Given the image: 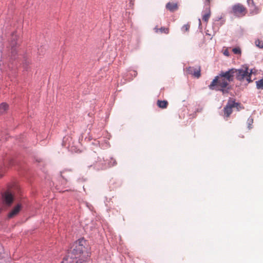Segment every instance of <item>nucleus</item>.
Wrapping results in <instances>:
<instances>
[{
    "mask_svg": "<svg viewBox=\"0 0 263 263\" xmlns=\"http://www.w3.org/2000/svg\"><path fill=\"white\" fill-rule=\"evenodd\" d=\"M12 38H13V41H12V42L11 43V46L12 48H13L17 44L16 40L17 39V36L16 34H13Z\"/></svg>",
    "mask_w": 263,
    "mask_h": 263,
    "instance_id": "obj_15",
    "label": "nucleus"
},
{
    "mask_svg": "<svg viewBox=\"0 0 263 263\" xmlns=\"http://www.w3.org/2000/svg\"><path fill=\"white\" fill-rule=\"evenodd\" d=\"M21 207V205L19 204L15 206L13 209L12 210V211L9 213L8 215V218H11L16 216L20 211Z\"/></svg>",
    "mask_w": 263,
    "mask_h": 263,
    "instance_id": "obj_9",
    "label": "nucleus"
},
{
    "mask_svg": "<svg viewBox=\"0 0 263 263\" xmlns=\"http://www.w3.org/2000/svg\"><path fill=\"white\" fill-rule=\"evenodd\" d=\"M3 202L8 205H10L13 201V196L9 191H7L3 195Z\"/></svg>",
    "mask_w": 263,
    "mask_h": 263,
    "instance_id": "obj_7",
    "label": "nucleus"
},
{
    "mask_svg": "<svg viewBox=\"0 0 263 263\" xmlns=\"http://www.w3.org/2000/svg\"><path fill=\"white\" fill-rule=\"evenodd\" d=\"M223 53H224V55H226L227 56H229V52H228V50L224 51Z\"/></svg>",
    "mask_w": 263,
    "mask_h": 263,
    "instance_id": "obj_21",
    "label": "nucleus"
},
{
    "mask_svg": "<svg viewBox=\"0 0 263 263\" xmlns=\"http://www.w3.org/2000/svg\"><path fill=\"white\" fill-rule=\"evenodd\" d=\"M188 73L194 76L195 77L199 78L200 77V67L195 68L194 67H189L186 69Z\"/></svg>",
    "mask_w": 263,
    "mask_h": 263,
    "instance_id": "obj_8",
    "label": "nucleus"
},
{
    "mask_svg": "<svg viewBox=\"0 0 263 263\" xmlns=\"http://www.w3.org/2000/svg\"><path fill=\"white\" fill-rule=\"evenodd\" d=\"M85 243L86 242L83 239L76 241L61 263H82L84 261V259L80 258L86 250Z\"/></svg>",
    "mask_w": 263,
    "mask_h": 263,
    "instance_id": "obj_1",
    "label": "nucleus"
},
{
    "mask_svg": "<svg viewBox=\"0 0 263 263\" xmlns=\"http://www.w3.org/2000/svg\"><path fill=\"white\" fill-rule=\"evenodd\" d=\"M257 89H263V79L256 82Z\"/></svg>",
    "mask_w": 263,
    "mask_h": 263,
    "instance_id": "obj_14",
    "label": "nucleus"
},
{
    "mask_svg": "<svg viewBox=\"0 0 263 263\" xmlns=\"http://www.w3.org/2000/svg\"><path fill=\"white\" fill-rule=\"evenodd\" d=\"M230 70L231 74L233 76V80H234V77H235L237 80L241 82H243L245 80H246L248 83L252 82L251 77L252 70H251L250 72H249L248 68L245 70L236 69L235 68H232Z\"/></svg>",
    "mask_w": 263,
    "mask_h": 263,
    "instance_id": "obj_3",
    "label": "nucleus"
},
{
    "mask_svg": "<svg viewBox=\"0 0 263 263\" xmlns=\"http://www.w3.org/2000/svg\"><path fill=\"white\" fill-rule=\"evenodd\" d=\"M233 81V76L229 69L225 72H221L218 76L215 77L209 87L211 90H219L226 93L229 89V83Z\"/></svg>",
    "mask_w": 263,
    "mask_h": 263,
    "instance_id": "obj_2",
    "label": "nucleus"
},
{
    "mask_svg": "<svg viewBox=\"0 0 263 263\" xmlns=\"http://www.w3.org/2000/svg\"><path fill=\"white\" fill-rule=\"evenodd\" d=\"M166 8L170 11H175L178 9V5L176 3L169 2L166 5Z\"/></svg>",
    "mask_w": 263,
    "mask_h": 263,
    "instance_id": "obj_10",
    "label": "nucleus"
},
{
    "mask_svg": "<svg viewBox=\"0 0 263 263\" xmlns=\"http://www.w3.org/2000/svg\"><path fill=\"white\" fill-rule=\"evenodd\" d=\"M154 30L155 32L156 33H165L168 34L169 33V28H165V27H161V28H158L157 27H156L154 28Z\"/></svg>",
    "mask_w": 263,
    "mask_h": 263,
    "instance_id": "obj_11",
    "label": "nucleus"
},
{
    "mask_svg": "<svg viewBox=\"0 0 263 263\" xmlns=\"http://www.w3.org/2000/svg\"><path fill=\"white\" fill-rule=\"evenodd\" d=\"M1 176H1V175H0V177H1Z\"/></svg>",
    "mask_w": 263,
    "mask_h": 263,
    "instance_id": "obj_22",
    "label": "nucleus"
},
{
    "mask_svg": "<svg viewBox=\"0 0 263 263\" xmlns=\"http://www.w3.org/2000/svg\"><path fill=\"white\" fill-rule=\"evenodd\" d=\"M255 43L257 47H259V48H263V41L259 40H257L255 41Z\"/></svg>",
    "mask_w": 263,
    "mask_h": 263,
    "instance_id": "obj_16",
    "label": "nucleus"
},
{
    "mask_svg": "<svg viewBox=\"0 0 263 263\" xmlns=\"http://www.w3.org/2000/svg\"><path fill=\"white\" fill-rule=\"evenodd\" d=\"M190 24H185L184 25L182 28V30L183 31V32H187V31H189V29H190Z\"/></svg>",
    "mask_w": 263,
    "mask_h": 263,
    "instance_id": "obj_18",
    "label": "nucleus"
},
{
    "mask_svg": "<svg viewBox=\"0 0 263 263\" xmlns=\"http://www.w3.org/2000/svg\"><path fill=\"white\" fill-rule=\"evenodd\" d=\"M232 51L234 52V53H235L236 54H240L241 53V50H240V48H239V47H236V48H233L232 49Z\"/></svg>",
    "mask_w": 263,
    "mask_h": 263,
    "instance_id": "obj_19",
    "label": "nucleus"
},
{
    "mask_svg": "<svg viewBox=\"0 0 263 263\" xmlns=\"http://www.w3.org/2000/svg\"><path fill=\"white\" fill-rule=\"evenodd\" d=\"M132 72L133 73V74L134 75V76L135 77H136L137 76V74H138V73H137V72L136 71L133 70V71H132Z\"/></svg>",
    "mask_w": 263,
    "mask_h": 263,
    "instance_id": "obj_20",
    "label": "nucleus"
},
{
    "mask_svg": "<svg viewBox=\"0 0 263 263\" xmlns=\"http://www.w3.org/2000/svg\"><path fill=\"white\" fill-rule=\"evenodd\" d=\"M209 2L210 1H209V2L206 5H205L204 10L203 11L202 20L206 23L208 22L211 14Z\"/></svg>",
    "mask_w": 263,
    "mask_h": 263,
    "instance_id": "obj_6",
    "label": "nucleus"
},
{
    "mask_svg": "<svg viewBox=\"0 0 263 263\" xmlns=\"http://www.w3.org/2000/svg\"><path fill=\"white\" fill-rule=\"evenodd\" d=\"M157 105L161 108L164 109L166 108L168 105V102L165 100L161 101L158 100L157 101Z\"/></svg>",
    "mask_w": 263,
    "mask_h": 263,
    "instance_id": "obj_12",
    "label": "nucleus"
},
{
    "mask_svg": "<svg viewBox=\"0 0 263 263\" xmlns=\"http://www.w3.org/2000/svg\"><path fill=\"white\" fill-rule=\"evenodd\" d=\"M232 10L234 14L238 17L243 16L247 12L246 8L240 4L234 5L233 7Z\"/></svg>",
    "mask_w": 263,
    "mask_h": 263,
    "instance_id": "obj_5",
    "label": "nucleus"
},
{
    "mask_svg": "<svg viewBox=\"0 0 263 263\" xmlns=\"http://www.w3.org/2000/svg\"><path fill=\"white\" fill-rule=\"evenodd\" d=\"M236 107L239 110V107H240L239 103H236L232 100H229L226 106L224 107V116L227 118L229 117L232 112V108Z\"/></svg>",
    "mask_w": 263,
    "mask_h": 263,
    "instance_id": "obj_4",
    "label": "nucleus"
},
{
    "mask_svg": "<svg viewBox=\"0 0 263 263\" xmlns=\"http://www.w3.org/2000/svg\"><path fill=\"white\" fill-rule=\"evenodd\" d=\"M8 108V105L5 103H3L0 105V113H5Z\"/></svg>",
    "mask_w": 263,
    "mask_h": 263,
    "instance_id": "obj_13",
    "label": "nucleus"
},
{
    "mask_svg": "<svg viewBox=\"0 0 263 263\" xmlns=\"http://www.w3.org/2000/svg\"><path fill=\"white\" fill-rule=\"evenodd\" d=\"M253 123V119L252 118H248L247 120V124H248V128L251 129L252 128V125Z\"/></svg>",
    "mask_w": 263,
    "mask_h": 263,
    "instance_id": "obj_17",
    "label": "nucleus"
}]
</instances>
